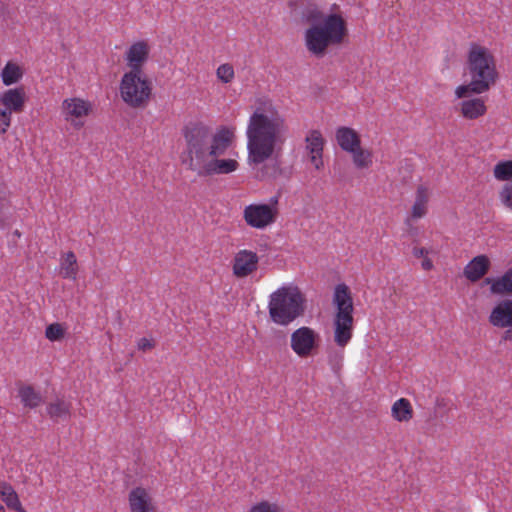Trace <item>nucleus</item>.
<instances>
[{"instance_id":"obj_28","label":"nucleus","mask_w":512,"mask_h":512,"mask_svg":"<svg viewBox=\"0 0 512 512\" xmlns=\"http://www.w3.org/2000/svg\"><path fill=\"white\" fill-rule=\"evenodd\" d=\"M23 76L21 67L14 62H7L1 72V79L4 85L10 86L17 83Z\"/></svg>"},{"instance_id":"obj_3","label":"nucleus","mask_w":512,"mask_h":512,"mask_svg":"<svg viewBox=\"0 0 512 512\" xmlns=\"http://www.w3.org/2000/svg\"><path fill=\"white\" fill-rule=\"evenodd\" d=\"M303 20L310 24L304 31L307 51L314 57H324L329 48L341 45L347 34V23L342 14L324 15L316 5L308 6L303 12Z\"/></svg>"},{"instance_id":"obj_37","label":"nucleus","mask_w":512,"mask_h":512,"mask_svg":"<svg viewBox=\"0 0 512 512\" xmlns=\"http://www.w3.org/2000/svg\"><path fill=\"white\" fill-rule=\"evenodd\" d=\"M8 208V201L4 197H0V225L3 223V213Z\"/></svg>"},{"instance_id":"obj_31","label":"nucleus","mask_w":512,"mask_h":512,"mask_svg":"<svg viewBox=\"0 0 512 512\" xmlns=\"http://www.w3.org/2000/svg\"><path fill=\"white\" fill-rule=\"evenodd\" d=\"M65 334L66 327L61 323H52L45 329V337L52 342L62 340Z\"/></svg>"},{"instance_id":"obj_34","label":"nucleus","mask_w":512,"mask_h":512,"mask_svg":"<svg viewBox=\"0 0 512 512\" xmlns=\"http://www.w3.org/2000/svg\"><path fill=\"white\" fill-rule=\"evenodd\" d=\"M14 111L0 106V134H5L11 125V116Z\"/></svg>"},{"instance_id":"obj_32","label":"nucleus","mask_w":512,"mask_h":512,"mask_svg":"<svg viewBox=\"0 0 512 512\" xmlns=\"http://www.w3.org/2000/svg\"><path fill=\"white\" fill-rule=\"evenodd\" d=\"M498 198L501 205L512 212V181L504 184L499 190Z\"/></svg>"},{"instance_id":"obj_5","label":"nucleus","mask_w":512,"mask_h":512,"mask_svg":"<svg viewBox=\"0 0 512 512\" xmlns=\"http://www.w3.org/2000/svg\"><path fill=\"white\" fill-rule=\"evenodd\" d=\"M332 304L333 340L339 349L328 352V364L332 371L338 373L343 366L344 349L350 343L354 332V305L349 287L345 283L334 288Z\"/></svg>"},{"instance_id":"obj_27","label":"nucleus","mask_w":512,"mask_h":512,"mask_svg":"<svg viewBox=\"0 0 512 512\" xmlns=\"http://www.w3.org/2000/svg\"><path fill=\"white\" fill-rule=\"evenodd\" d=\"M352 155L354 166L359 169H368L373 164V154L369 149H364L359 145L354 149V152H348Z\"/></svg>"},{"instance_id":"obj_2","label":"nucleus","mask_w":512,"mask_h":512,"mask_svg":"<svg viewBox=\"0 0 512 512\" xmlns=\"http://www.w3.org/2000/svg\"><path fill=\"white\" fill-rule=\"evenodd\" d=\"M285 117L271 100H259L250 114L246 126L247 162L257 168L277 159L287 139Z\"/></svg>"},{"instance_id":"obj_30","label":"nucleus","mask_w":512,"mask_h":512,"mask_svg":"<svg viewBox=\"0 0 512 512\" xmlns=\"http://www.w3.org/2000/svg\"><path fill=\"white\" fill-rule=\"evenodd\" d=\"M216 77L222 84H230L235 79V70L230 63H223L216 69Z\"/></svg>"},{"instance_id":"obj_9","label":"nucleus","mask_w":512,"mask_h":512,"mask_svg":"<svg viewBox=\"0 0 512 512\" xmlns=\"http://www.w3.org/2000/svg\"><path fill=\"white\" fill-rule=\"evenodd\" d=\"M92 111V102L80 97L66 98L61 104L63 119L76 130L84 127L86 119Z\"/></svg>"},{"instance_id":"obj_29","label":"nucleus","mask_w":512,"mask_h":512,"mask_svg":"<svg viewBox=\"0 0 512 512\" xmlns=\"http://www.w3.org/2000/svg\"><path fill=\"white\" fill-rule=\"evenodd\" d=\"M493 176L498 181H512V160L499 161L493 168Z\"/></svg>"},{"instance_id":"obj_11","label":"nucleus","mask_w":512,"mask_h":512,"mask_svg":"<svg viewBox=\"0 0 512 512\" xmlns=\"http://www.w3.org/2000/svg\"><path fill=\"white\" fill-rule=\"evenodd\" d=\"M318 338L319 335L314 329L302 326L291 334V349L300 358L309 357L318 346Z\"/></svg>"},{"instance_id":"obj_39","label":"nucleus","mask_w":512,"mask_h":512,"mask_svg":"<svg viewBox=\"0 0 512 512\" xmlns=\"http://www.w3.org/2000/svg\"><path fill=\"white\" fill-rule=\"evenodd\" d=\"M0 512H6L3 505L0 504Z\"/></svg>"},{"instance_id":"obj_1","label":"nucleus","mask_w":512,"mask_h":512,"mask_svg":"<svg viewBox=\"0 0 512 512\" xmlns=\"http://www.w3.org/2000/svg\"><path fill=\"white\" fill-rule=\"evenodd\" d=\"M184 147L180 161L199 177L224 175L239 168L237 160L220 158L232 146L235 128L219 127L214 133L201 122H191L182 128Z\"/></svg>"},{"instance_id":"obj_18","label":"nucleus","mask_w":512,"mask_h":512,"mask_svg":"<svg viewBox=\"0 0 512 512\" xmlns=\"http://www.w3.org/2000/svg\"><path fill=\"white\" fill-rule=\"evenodd\" d=\"M335 138L339 147L345 152H354V149L361 145V138L358 132L347 126L336 129Z\"/></svg>"},{"instance_id":"obj_12","label":"nucleus","mask_w":512,"mask_h":512,"mask_svg":"<svg viewBox=\"0 0 512 512\" xmlns=\"http://www.w3.org/2000/svg\"><path fill=\"white\" fill-rule=\"evenodd\" d=\"M431 197L432 188L429 184L421 183L416 186L406 223L416 222L428 215Z\"/></svg>"},{"instance_id":"obj_40","label":"nucleus","mask_w":512,"mask_h":512,"mask_svg":"<svg viewBox=\"0 0 512 512\" xmlns=\"http://www.w3.org/2000/svg\"><path fill=\"white\" fill-rule=\"evenodd\" d=\"M337 8H338V5H337V4H333V5H332V10H335V9H337Z\"/></svg>"},{"instance_id":"obj_26","label":"nucleus","mask_w":512,"mask_h":512,"mask_svg":"<svg viewBox=\"0 0 512 512\" xmlns=\"http://www.w3.org/2000/svg\"><path fill=\"white\" fill-rule=\"evenodd\" d=\"M47 413L53 420L66 418L70 416L71 403L63 399H56L48 404Z\"/></svg>"},{"instance_id":"obj_17","label":"nucleus","mask_w":512,"mask_h":512,"mask_svg":"<svg viewBox=\"0 0 512 512\" xmlns=\"http://www.w3.org/2000/svg\"><path fill=\"white\" fill-rule=\"evenodd\" d=\"M469 94L460 98L459 113L466 120H476L486 114L487 106L483 98L469 97Z\"/></svg>"},{"instance_id":"obj_14","label":"nucleus","mask_w":512,"mask_h":512,"mask_svg":"<svg viewBox=\"0 0 512 512\" xmlns=\"http://www.w3.org/2000/svg\"><path fill=\"white\" fill-rule=\"evenodd\" d=\"M489 322L497 328H507L504 340H512V299L498 302L489 315Z\"/></svg>"},{"instance_id":"obj_4","label":"nucleus","mask_w":512,"mask_h":512,"mask_svg":"<svg viewBox=\"0 0 512 512\" xmlns=\"http://www.w3.org/2000/svg\"><path fill=\"white\" fill-rule=\"evenodd\" d=\"M465 70L470 81L468 84L456 87V98H464L468 93L483 94L489 91L499 79L494 53L478 42H471L468 45Z\"/></svg>"},{"instance_id":"obj_7","label":"nucleus","mask_w":512,"mask_h":512,"mask_svg":"<svg viewBox=\"0 0 512 512\" xmlns=\"http://www.w3.org/2000/svg\"><path fill=\"white\" fill-rule=\"evenodd\" d=\"M152 81L144 72L125 71L119 82L121 100L130 108H145L151 101Z\"/></svg>"},{"instance_id":"obj_25","label":"nucleus","mask_w":512,"mask_h":512,"mask_svg":"<svg viewBox=\"0 0 512 512\" xmlns=\"http://www.w3.org/2000/svg\"><path fill=\"white\" fill-rule=\"evenodd\" d=\"M413 414L412 405L406 398L396 400L391 407V416L398 422H409Z\"/></svg>"},{"instance_id":"obj_24","label":"nucleus","mask_w":512,"mask_h":512,"mask_svg":"<svg viewBox=\"0 0 512 512\" xmlns=\"http://www.w3.org/2000/svg\"><path fill=\"white\" fill-rule=\"evenodd\" d=\"M485 282L490 284V291L493 294L503 295L512 293V267L501 277L486 278Z\"/></svg>"},{"instance_id":"obj_36","label":"nucleus","mask_w":512,"mask_h":512,"mask_svg":"<svg viewBox=\"0 0 512 512\" xmlns=\"http://www.w3.org/2000/svg\"><path fill=\"white\" fill-rule=\"evenodd\" d=\"M412 253L416 258H425L428 255L429 251L424 247H414Z\"/></svg>"},{"instance_id":"obj_8","label":"nucleus","mask_w":512,"mask_h":512,"mask_svg":"<svg viewBox=\"0 0 512 512\" xmlns=\"http://www.w3.org/2000/svg\"><path fill=\"white\" fill-rule=\"evenodd\" d=\"M279 215L278 197H272L269 203H252L244 207L243 219L254 229L264 230L272 226Z\"/></svg>"},{"instance_id":"obj_33","label":"nucleus","mask_w":512,"mask_h":512,"mask_svg":"<svg viewBox=\"0 0 512 512\" xmlns=\"http://www.w3.org/2000/svg\"><path fill=\"white\" fill-rule=\"evenodd\" d=\"M249 512H283V509L276 502L262 500L254 503Z\"/></svg>"},{"instance_id":"obj_6","label":"nucleus","mask_w":512,"mask_h":512,"mask_svg":"<svg viewBox=\"0 0 512 512\" xmlns=\"http://www.w3.org/2000/svg\"><path fill=\"white\" fill-rule=\"evenodd\" d=\"M267 309L273 323L288 326L305 310V297L294 283H284L268 297Z\"/></svg>"},{"instance_id":"obj_15","label":"nucleus","mask_w":512,"mask_h":512,"mask_svg":"<svg viewBox=\"0 0 512 512\" xmlns=\"http://www.w3.org/2000/svg\"><path fill=\"white\" fill-rule=\"evenodd\" d=\"M325 139L319 130H310L305 137V153L308 160L315 168L320 171L324 168L323 151Z\"/></svg>"},{"instance_id":"obj_20","label":"nucleus","mask_w":512,"mask_h":512,"mask_svg":"<svg viewBox=\"0 0 512 512\" xmlns=\"http://www.w3.org/2000/svg\"><path fill=\"white\" fill-rule=\"evenodd\" d=\"M25 104V92L22 88L8 89L0 95V106L15 113L21 112Z\"/></svg>"},{"instance_id":"obj_23","label":"nucleus","mask_w":512,"mask_h":512,"mask_svg":"<svg viewBox=\"0 0 512 512\" xmlns=\"http://www.w3.org/2000/svg\"><path fill=\"white\" fill-rule=\"evenodd\" d=\"M18 396L22 405L30 409L40 406L43 402L41 393L28 384H22L19 386Z\"/></svg>"},{"instance_id":"obj_13","label":"nucleus","mask_w":512,"mask_h":512,"mask_svg":"<svg viewBox=\"0 0 512 512\" xmlns=\"http://www.w3.org/2000/svg\"><path fill=\"white\" fill-rule=\"evenodd\" d=\"M150 52L151 47L147 40H138L130 44L123 55L129 68L128 71L143 72V67L149 60Z\"/></svg>"},{"instance_id":"obj_10","label":"nucleus","mask_w":512,"mask_h":512,"mask_svg":"<svg viewBox=\"0 0 512 512\" xmlns=\"http://www.w3.org/2000/svg\"><path fill=\"white\" fill-rule=\"evenodd\" d=\"M260 256L254 250L239 249L231 260L232 274L237 279H245L254 275L259 267Z\"/></svg>"},{"instance_id":"obj_35","label":"nucleus","mask_w":512,"mask_h":512,"mask_svg":"<svg viewBox=\"0 0 512 512\" xmlns=\"http://www.w3.org/2000/svg\"><path fill=\"white\" fill-rule=\"evenodd\" d=\"M155 347V342L152 338L142 337L137 341V348L140 351L147 352Z\"/></svg>"},{"instance_id":"obj_38","label":"nucleus","mask_w":512,"mask_h":512,"mask_svg":"<svg viewBox=\"0 0 512 512\" xmlns=\"http://www.w3.org/2000/svg\"><path fill=\"white\" fill-rule=\"evenodd\" d=\"M421 266L424 270L430 271L433 269V262L429 258L425 257L421 263Z\"/></svg>"},{"instance_id":"obj_21","label":"nucleus","mask_w":512,"mask_h":512,"mask_svg":"<svg viewBox=\"0 0 512 512\" xmlns=\"http://www.w3.org/2000/svg\"><path fill=\"white\" fill-rule=\"evenodd\" d=\"M79 265L73 251L61 254L59 274L64 279L75 281L78 277Z\"/></svg>"},{"instance_id":"obj_19","label":"nucleus","mask_w":512,"mask_h":512,"mask_svg":"<svg viewBox=\"0 0 512 512\" xmlns=\"http://www.w3.org/2000/svg\"><path fill=\"white\" fill-rule=\"evenodd\" d=\"M490 260L486 255L474 257L464 268V276L471 282L480 280L489 270Z\"/></svg>"},{"instance_id":"obj_22","label":"nucleus","mask_w":512,"mask_h":512,"mask_svg":"<svg viewBox=\"0 0 512 512\" xmlns=\"http://www.w3.org/2000/svg\"><path fill=\"white\" fill-rule=\"evenodd\" d=\"M0 498L9 509H13L16 512H26L17 492L13 486L6 481H0Z\"/></svg>"},{"instance_id":"obj_16","label":"nucleus","mask_w":512,"mask_h":512,"mask_svg":"<svg viewBox=\"0 0 512 512\" xmlns=\"http://www.w3.org/2000/svg\"><path fill=\"white\" fill-rule=\"evenodd\" d=\"M130 512H157V505L150 491L143 487L133 488L128 495Z\"/></svg>"}]
</instances>
